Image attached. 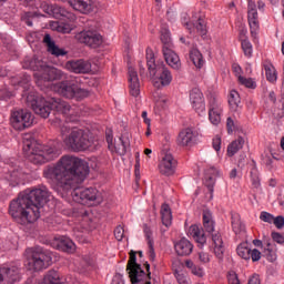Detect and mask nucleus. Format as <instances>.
Returning a JSON list of instances; mask_svg holds the SVG:
<instances>
[{
	"label": "nucleus",
	"instance_id": "4",
	"mask_svg": "<svg viewBox=\"0 0 284 284\" xmlns=\"http://www.w3.org/2000/svg\"><path fill=\"white\" fill-rule=\"evenodd\" d=\"M22 152L33 165H43L61 156V143L54 141L47 146L37 143L34 135L26 133L22 136Z\"/></svg>",
	"mask_w": 284,
	"mask_h": 284
},
{
	"label": "nucleus",
	"instance_id": "45",
	"mask_svg": "<svg viewBox=\"0 0 284 284\" xmlns=\"http://www.w3.org/2000/svg\"><path fill=\"white\" fill-rule=\"evenodd\" d=\"M50 10H51L52 14L57 18L68 17V10H65L63 7L53 4V6H51Z\"/></svg>",
	"mask_w": 284,
	"mask_h": 284
},
{
	"label": "nucleus",
	"instance_id": "34",
	"mask_svg": "<svg viewBox=\"0 0 284 284\" xmlns=\"http://www.w3.org/2000/svg\"><path fill=\"white\" fill-rule=\"evenodd\" d=\"M229 105L232 112H239L241 108V95L236 90H232L229 94Z\"/></svg>",
	"mask_w": 284,
	"mask_h": 284
},
{
	"label": "nucleus",
	"instance_id": "14",
	"mask_svg": "<svg viewBox=\"0 0 284 284\" xmlns=\"http://www.w3.org/2000/svg\"><path fill=\"white\" fill-rule=\"evenodd\" d=\"M223 115V101L216 97L209 98V121L212 125H219L221 123V116Z\"/></svg>",
	"mask_w": 284,
	"mask_h": 284
},
{
	"label": "nucleus",
	"instance_id": "50",
	"mask_svg": "<svg viewBox=\"0 0 284 284\" xmlns=\"http://www.w3.org/2000/svg\"><path fill=\"white\" fill-rule=\"evenodd\" d=\"M271 236L275 243H278V245H284V234L273 232Z\"/></svg>",
	"mask_w": 284,
	"mask_h": 284
},
{
	"label": "nucleus",
	"instance_id": "22",
	"mask_svg": "<svg viewBox=\"0 0 284 284\" xmlns=\"http://www.w3.org/2000/svg\"><path fill=\"white\" fill-rule=\"evenodd\" d=\"M67 68L74 74H88L92 70V63L85 60H73L67 63Z\"/></svg>",
	"mask_w": 284,
	"mask_h": 284
},
{
	"label": "nucleus",
	"instance_id": "21",
	"mask_svg": "<svg viewBox=\"0 0 284 284\" xmlns=\"http://www.w3.org/2000/svg\"><path fill=\"white\" fill-rule=\"evenodd\" d=\"M34 77H39L40 81H57L63 77V72L54 67H48L44 64L40 73H34Z\"/></svg>",
	"mask_w": 284,
	"mask_h": 284
},
{
	"label": "nucleus",
	"instance_id": "11",
	"mask_svg": "<svg viewBox=\"0 0 284 284\" xmlns=\"http://www.w3.org/2000/svg\"><path fill=\"white\" fill-rule=\"evenodd\" d=\"M11 125L14 130H26L34 123V115L28 110H17L11 113Z\"/></svg>",
	"mask_w": 284,
	"mask_h": 284
},
{
	"label": "nucleus",
	"instance_id": "52",
	"mask_svg": "<svg viewBox=\"0 0 284 284\" xmlns=\"http://www.w3.org/2000/svg\"><path fill=\"white\" fill-rule=\"evenodd\" d=\"M262 253L257 248H251L250 258H252L253 263L256 261H261Z\"/></svg>",
	"mask_w": 284,
	"mask_h": 284
},
{
	"label": "nucleus",
	"instance_id": "27",
	"mask_svg": "<svg viewBox=\"0 0 284 284\" xmlns=\"http://www.w3.org/2000/svg\"><path fill=\"white\" fill-rule=\"evenodd\" d=\"M44 65L43 61L38 60L36 57H27L22 62V68L24 70H32L33 72H37V74H40Z\"/></svg>",
	"mask_w": 284,
	"mask_h": 284
},
{
	"label": "nucleus",
	"instance_id": "9",
	"mask_svg": "<svg viewBox=\"0 0 284 284\" xmlns=\"http://www.w3.org/2000/svg\"><path fill=\"white\" fill-rule=\"evenodd\" d=\"M52 90L65 99H75V101H81L90 97V91L82 89L79 84L69 80L53 84Z\"/></svg>",
	"mask_w": 284,
	"mask_h": 284
},
{
	"label": "nucleus",
	"instance_id": "20",
	"mask_svg": "<svg viewBox=\"0 0 284 284\" xmlns=\"http://www.w3.org/2000/svg\"><path fill=\"white\" fill-rule=\"evenodd\" d=\"M129 93L134 99L141 97V82L139 81V73L134 68H129Z\"/></svg>",
	"mask_w": 284,
	"mask_h": 284
},
{
	"label": "nucleus",
	"instance_id": "49",
	"mask_svg": "<svg viewBox=\"0 0 284 284\" xmlns=\"http://www.w3.org/2000/svg\"><path fill=\"white\" fill-rule=\"evenodd\" d=\"M114 236L116 241H123L125 239V229L122 225H118L114 230Z\"/></svg>",
	"mask_w": 284,
	"mask_h": 284
},
{
	"label": "nucleus",
	"instance_id": "6",
	"mask_svg": "<svg viewBox=\"0 0 284 284\" xmlns=\"http://www.w3.org/2000/svg\"><path fill=\"white\" fill-rule=\"evenodd\" d=\"M27 265L33 272L48 270L52 265V253L41 246H34L26 250Z\"/></svg>",
	"mask_w": 284,
	"mask_h": 284
},
{
	"label": "nucleus",
	"instance_id": "37",
	"mask_svg": "<svg viewBox=\"0 0 284 284\" xmlns=\"http://www.w3.org/2000/svg\"><path fill=\"white\" fill-rule=\"evenodd\" d=\"M50 28L62 34H70L72 32V27L70 24L59 21H50Z\"/></svg>",
	"mask_w": 284,
	"mask_h": 284
},
{
	"label": "nucleus",
	"instance_id": "44",
	"mask_svg": "<svg viewBox=\"0 0 284 284\" xmlns=\"http://www.w3.org/2000/svg\"><path fill=\"white\" fill-rule=\"evenodd\" d=\"M174 276L179 284H192L190 277L183 271L175 270Z\"/></svg>",
	"mask_w": 284,
	"mask_h": 284
},
{
	"label": "nucleus",
	"instance_id": "57",
	"mask_svg": "<svg viewBox=\"0 0 284 284\" xmlns=\"http://www.w3.org/2000/svg\"><path fill=\"white\" fill-rule=\"evenodd\" d=\"M149 245V251H148V254H149V260L154 263V261H156V253L154 252V244H152V242H150Z\"/></svg>",
	"mask_w": 284,
	"mask_h": 284
},
{
	"label": "nucleus",
	"instance_id": "7",
	"mask_svg": "<svg viewBox=\"0 0 284 284\" xmlns=\"http://www.w3.org/2000/svg\"><path fill=\"white\" fill-rule=\"evenodd\" d=\"M126 272L132 284H152V273L150 263L145 262L144 270L141 264L136 263V253L131 251L126 265Z\"/></svg>",
	"mask_w": 284,
	"mask_h": 284
},
{
	"label": "nucleus",
	"instance_id": "60",
	"mask_svg": "<svg viewBox=\"0 0 284 284\" xmlns=\"http://www.w3.org/2000/svg\"><path fill=\"white\" fill-rule=\"evenodd\" d=\"M233 72H234L235 77L237 78V81L241 79V77H243L242 75L243 69L239 64H233Z\"/></svg>",
	"mask_w": 284,
	"mask_h": 284
},
{
	"label": "nucleus",
	"instance_id": "16",
	"mask_svg": "<svg viewBox=\"0 0 284 284\" xmlns=\"http://www.w3.org/2000/svg\"><path fill=\"white\" fill-rule=\"evenodd\" d=\"M196 141H199V132L192 128L180 131L176 138V143L180 148H194Z\"/></svg>",
	"mask_w": 284,
	"mask_h": 284
},
{
	"label": "nucleus",
	"instance_id": "36",
	"mask_svg": "<svg viewBox=\"0 0 284 284\" xmlns=\"http://www.w3.org/2000/svg\"><path fill=\"white\" fill-rule=\"evenodd\" d=\"M160 39L163 44L162 52H164L165 50H172L174 48V44L172 43V37L170 36V30L163 29L161 31Z\"/></svg>",
	"mask_w": 284,
	"mask_h": 284
},
{
	"label": "nucleus",
	"instance_id": "31",
	"mask_svg": "<svg viewBox=\"0 0 284 284\" xmlns=\"http://www.w3.org/2000/svg\"><path fill=\"white\" fill-rule=\"evenodd\" d=\"M6 180L8 181L10 187H17V185H20V183L23 181V173L19 169L10 171L7 173Z\"/></svg>",
	"mask_w": 284,
	"mask_h": 284
},
{
	"label": "nucleus",
	"instance_id": "61",
	"mask_svg": "<svg viewBox=\"0 0 284 284\" xmlns=\"http://www.w3.org/2000/svg\"><path fill=\"white\" fill-rule=\"evenodd\" d=\"M182 23L185 26L186 30H189L190 34H192V23L187 21V13H184L182 17Z\"/></svg>",
	"mask_w": 284,
	"mask_h": 284
},
{
	"label": "nucleus",
	"instance_id": "32",
	"mask_svg": "<svg viewBox=\"0 0 284 284\" xmlns=\"http://www.w3.org/2000/svg\"><path fill=\"white\" fill-rule=\"evenodd\" d=\"M190 59L192 63L195 65V68H197L199 70H201V68L205 65V60H203V54L196 48L191 49Z\"/></svg>",
	"mask_w": 284,
	"mask_h": 284
},
{
	"label": "nucleus",
	"instance_id": "15",
	"mask_svg": "<svg viewBox=\"0 0 284 284\" xmlns=\"http://www.w3.org/2000/svg\"><path fill=\"white\" fill-rule=\"evenodd\" d=\"M21 281V268L19 266H0V284H14Z\"/></svg>",
	"mask_w": 284,
	"mask_h": 284
},
{
	"label": "nucleus",
	"instance_id": "3",
	"mask_svg": "<svg viewBox=\"0 0 284 284\" xmlns=\"http://www.w3.org/2000/svg\"><path fill=\"white\" fill-rule=\"evenodd\" d=\"M52 126L59 128L62 143L71 152H85L88 150L94 152L99 148V142L90 138L88 131L77 126H70V123L63 122L59 116L52 120Z\"/></svg>",
	"mask_w": 284,
	"mask_h": 284
},
{
	"label": "nucleus",
	"instance_id": "25",
	"mask_svg": "<svg viewBox=\"0 0 284 284\" xmlns=\"http://www.w3.org/2000/svg\"><path fill=\"white\" fill-rule=\"evenodd\" d=\"M219 178V169L211 166L205 170L204 179L205 185L209 187V192H211V199L214 194V183H216V179Z\"/></svg>",
	"mask_w": 284,
	"mask_h": 284
},
{
	"label": "nucleus",
	"instance_id": "17",
	"mask_svg": "<svg viewBox=\"0 0 284 284\" xmlns=\"http://www.w3.org/2000/svg\"><path fill=\"white\" fill-rule=\"evenodd\" d=\"M190 103L197 114H205V97L201 89L193 88L190 91Z\"/></svg>",
	"mask_w": 284,
	"mask_h": 284
},
{
	"label": "nucleus",
	"instance_id": "5",
	"mask_svg": "<svg viewBox=\"0 0 284 284\" xmlns=\"http://www.w3.org/2000/svg\"><path fill=\"white\" fill-rule=\"evenodd\" d=\"M27 102L29 105H31L33 112L42 119H48L52 110L59 114H63L64 116H68V114L72 112V106L70 103L59 98H51L49 101H47L41 97L32 98V95H28Z\"/></svg>",
	"mask_w": 284,
	"mask_h": 284
},
{
	"label": "nucleus",
	"instance_id": "46",
	"mask_svg": "<svg viewBox=\"0 0 284 284\" xmlns=\"http://www.w3.org/2000/svg\"><path fill=\"white\" fill-rule=\"evenodd\" d=\"M263 255L271 262L276 261V252L272 250V244H267L266 248L263 251Z\"/></svg>",
	"mask_w": 284,
	"mask_h": 284
},
{
	"label": "nucleus",
	"instance_id": "2",
	"mask_svg": "<svg viewBox=\"0 0 284 284\" xmlns=\"http://www.w3.org/2000/svg\"><path fill=\"white\" fill-rule=\"evenodd\" d=\"M50 199V191L45 185L22 191L9 205V214L20 225H29L41 217V207Z\"/></svg>",
	"mask_w": 284,
	"mask_h": 284
},
{
	"label": "nucleus",
	"instance_id": "35",
	"mask_svg": "<svg viewBox=\"0 0 284 284\" xmlns=\"http://www.w3.org/2000/svg\"><path fill=\"white\" fill-rule=\"evenodd\" d=\"M161 219H162V223L163 225H165V227H170V225H172V209H170L169 204H162L161 206Z\"/></svg>",
	"mask_w": 284,
	"mask_h": 284
},
{
	"label": "nucleus",
	"instance_id": "58",
	"mask_svg": "<svg viewBox=\"0 0 284 284\" xmlns=\"http://www.w3.org/2000/svg\"><path fill=\"white\" fill-rule=\"evenodd\" d=\"M264 97H267L270 103H276V93L274 91H268L267 93V89H264Z\"/></svg>",
	"mask_w": 284,
	"mask_h": 284
},
{
	"label": "nucleus",
	"instance_id": "51",
	"mask_svg": "<svg viewBox=\"0 0 284 284\" xmlns=\"http://www.w3.org/2000/svg\"><path fill=\"white\" fill-rule=\"evenodd\" d=\"M273 223H274L275 227H277V230H283V227H284V216L278 215L276 217H273Z\"/></svg>",
	"mask_w": 284,
	"mask_h": 284
},
{
	"label": "nucleus",
	"instance_id": "59",
	"mask_svg": "<svg viewBox=\"0 0 284 284\" xmlns=\"http://www.w3.org/2000/svg\"><path fill=\"white\" fill-rule=\"evenodd\" d=\"M111 284H125V280H123V274L116 273L113 276Z\"/></svg>",
	"mask_w": 284,
	"mask_h": 284
},
{
	"label": "nucleus",
	"instance_id": "23",
	"mask_svg": "<svg viewBox=\"0 0 284 284\" xmlns=\"http://www.w3.org/2000/svg\"><path fill=\"white\" fill-rule=\"evenodd\" d=\"M174 250L178 256H190L194 250V244L190 240L182 237L174 243Z\"/></svg>",
	"mask_w": 284,
	"mask_h": 284
},
{
	"label": "nucleus",
	"instance_id": "12",
	"mask_svg": "<svg viewBox=\"0 0 284 284\" xmlns=\"http://www.w3.org/2000/svg\"><path fill=\"white\" fill-rule=\"evenodd\" d=\"M77 41L89 45V48H101L103 45V36L97 30H83L75 34Z\"/></svg>",
	"mask_w": 284,
	"mask_h": 284
},
{
	"label": "nucleus",
	"instance_id": "62",
	"mask_svg": "<svg viewBox=\"0 0 284 284\" xmlns=\"http://www.w3.org/2000/svg\"><path fill=\"white\" fill-rule=\"evenodd\" d=\"M213 149L215 150V152H220L221 151V136L216 135L213 139Z\"/></svg>",
	"mask_w": 284,
	"mask_h": 284
},
{
	"label": "nucleus",
	"instance_id": "63",
	"mask_svg": "<svg viewBox=\"0 0 284 284\" xmlns=\"http://www.w3.org/2000/svg\"><path fill=\"white\" fill-rule=\"evenodd\" d=\"M199 258H200L201 263H210V254H207L205 252H200Z\"/></svg>",
	"mask_w": 284,
	"mask_h": 284
},
{
	"label": "nucleus",
	"instance_id": "28",
	"mask_svg": "<svg viewBox=\"0 0 284 284\" xmlns=\"http://www.w3.org/2000/svg\"><path fill=\"white\" fill-rule=\"evenodd\" d=\"M189 235H191L195 243L201 246L207 243V236H205V232L196 224H193L189 227Z\"/></svg>",
	"mask_w": 284,
	"mask_h": 284
},
{
	"label": "nucleus",
	"instance_id": "43",
	"mask_svg": "<svg viewBox=\"0 0 284 284\" xmlns=\"http://www.w3.org/2000/svg\"><path fill=\"white\" fill-rule=\"evenodd\" d=\"M120 143H121L120 145L113 146V149H111V152H115L120 156H125V153L128 152V142H125L123 140V136H121Z\"/></svg>",
	"mask_w": 284,
	"mask_h": 284
},
{
	"label": "nucleus",
	"instance_id": "53",
	"mask_svg": "<svg viewBox=\"0 0 284 284\" xmlns=\"http://www.w3.org/2000/svg\"><path fill=\"white\" fill-rule=\"evenodd\" d=\"M32 17H34V13L32 12H26L22 16V21H24L26 26H28L29 28H32Z\"/></svg>",
	"mask_w": 284,
	"mask_h": 284
},
{
	"label": "nucleus",
	"instance_id": "1",
	"mask_svg": "<svg viewBox=\"0 0 284 284\" xmlns=\"http://www.w3.org/2000/svg\"><path fill=\"white\" fill-rule=\"evenodd\" d=\"M88 162L74 155H63L43 170L44 179L62 199L71 196L80 205H101L103 195L97 187H79L88 179Z\"/></svg>",
	"mask_w": 284,
	"mask_h": 284
},
{
	"label": "nucleus",
	"instance_id": "55",
	"mask_svg": "<svg viewBox=\"0 0 284 284\" xmlns=\"http://www.w3.org/2000/svg\"><path fill=\"white\" fill-rule=\"evenodd\" d=\"M229 284H241L239 275L235 272H230L227 276Z\"/></svg>",
	"mask_w": 284,
	"mask_h": 284
},
{
	"label": "nucleus",
	"instance_id": "18",
	"mask_svg": "<svg viewBox=\"0 0 284 284\" xmlns=\"http://www.w3.org/2000/svg\"><path fill=\"white\" fill-rule=\"evenodd\" d=\"M247 19H248L251 36L255 39V37L258 34V30L261 26L258 22V11L256 10V3L254 1H248Z\"/></svg>",
	"mask_w": 284,
	"mask_h": 284
},
{
	"label": "nucleus",
	"instance_id": "48",
	"mask_svg": "<svg viewBox=\"0 0 284 284\" xmlns=\"http://www.w3.org/2000/svg\"><path fill=\"white\" fill-rule=\"evenodd\" d=\"M260 219L264 223H268L270 225H272L274 223V216L272 215V213L266 212V211L261 212Z\"/></svg>",
	"mask_w": 284,
	"mask_h": 284
},
{
	"label": "nucleus",
	"instance_id": "8",
	"mask_svg": "<svg viewBox=\"0 0 284 284\" xmlns=\"http://www.w3.org/2000/svg\"><path fill=\"white\" fill-rule=\"evenodd\" d=\"M146 65L149 74L155 77L159 74L158 79L161 82V85H170L172 83V72L165 67L163 61H158L154 59V51L151 48L146 49Z\"/></svg>",
	"mask_w": 284,
	"mask_h": 284
},
{
	"label": "nucleus",
	"instance_id": "38",
	"mask_svg": "<svg viewBox=\"0 0 284 284\" xmlns=\"http://www.w3.org/2000/svg\"><path fill=\"white\" fill-rule=\"evenodd\" d=\"M264 70L266 74V80L270 81V83H276V81L278 80V74L276 73L274 64L267 62L266 64H264Z\"/></svg>",
	"mask_w": 284,
	"mask_h": 284
},
{
	"label": "nucleus",
	"instance_id": "42",
	"mask_svg": "<svg viewBox=\"0 0 284 284\" xmlns=\"http://www.w3.org/2000/svg\"><path fill=\"white\" fill-rule=\"evenodd\" d=\"M237 81L244 88H248V90H256V80L254 78L240 77Z\"/></svg>",
	"mask_w": 284,
	"mask_h": 284
},
{
	"label": "nucleus",
	"instance_id": "29",
	"mask_svg": "<svg viewBox=\"0 0 284 284\" xmlns=\"http://www.w3.org/2000/svg\"><path fill=\"white\" fill-rule=\"evenodd\" d=\"M43 43L47 44L48 52H50V54H53V57H65V54H68V52L65 50L59 48L54 43V41L52 40V37L48 33L43 38Z\"/></svg>",
	"mask_w": 284,
	"mask_h": 284
},
{
	"label": "nucleus",
	"instance_id": "33",
	"mask_svg": "<svg viewBox=\"0 0 284 284\" xmlns=\"http://www.w3.org/2000/svg\"><path fill=\"white\" fill-rule=\"evenodd\" d=\"M245 145V139L243 136H239L235 141L229 144L227 146V156H234L239 152V150H243Z\"/></svg>",
	"mask_w": 284,
	"mask_h": 284
},
{
	"label": "nucleus",
	"instance_id": "64",
	"mask_svg": "<svg viewBox=\"0 0 284 284\" xmlns=\"http://www.w3.org/2000/svg\"><path fill=\"white\" fill-rule=\"evenodd\" d=\"M194 276H199L200 278L203 277V268L195 265V267L191 271Z\"/></svg>",
	"mask_w": 284,
	"mask_h": 284
},
{
	"label": "nucleus",
	"instance_id": "41",
	"mask_svg": "<svg viewBox=\"0 0 284 284\" xmlns=\"http://www.w3.org/2000/svg\"><path fill=\"white\" fill-rule=\"evenodd\" d=\"M192 30H196L200 37H205V34H207L205 20L199 18L195 23H192Z\"/></svg>",
	"mask_w": 284,
	"mask_h": 284
},
{
	"label": "nucleus",
	"instance_id": "24",
	"mask_svg": "<svg viewBox=\"0 0 284 284\" xmlns=\"http://www.w3.org/2000/svg\"><path fill=\"white\" fill-rule=\"evenodd\" d=\"M69 6L81 12V14H90L92 12V0H67Z\"/></svg>",
	"mask_w": 284,
	"mask_h": 284
},
{
	"label": "nucleus",
	"instance_id": "19",
	"mask_svg": "<svg viewBox=\"0 0 284 284\" xmlns=\"http://www.w3.org/2000/svg\"><path fill=\"white\" fill-rule=\"evenodd\" d=\"M51 245L54 250L67 252L68 254H72L77 251V245L68 236H55L52 240Z\"/></svg>",
	"mask_w": 284,
	"mask_h": 284
},
{
	"label": "nucleus",
	"instance_id": "40",
	"mask_svg": "<svg viewBox=\"0 0 284 284\" xmlns=\"http://www.w3.org/2000/svg\"><path fill=\"white\" fill-rule=\"evenodd\" d=\"M241 45H242L244 55L247 59H252V54H254V47L252 45V42H250V39L247 38L242 39Z\"/></svg>",
	"mask_w": 284,
	"mask_h": 284
},
{
	"label": "nucleus",
	"instance_id": "10",
	"mask_svg": "<svg viewBox=\"0 0 284 284\" xmlns=\"http://www.w3.org/2000/svg\"><path fill=\"white\" fill-rule=\"evenodd\" d=\"M203 227L205 232L207 234H211L212 236L215 256H217V258H223V254L225 252V246L223 245V237L221 236V233H214L216 223L214 222V217L212 216V212L210 210L203 211Z\"/></svg>",
	"mask_w": 284,
	"mask_h": 284
},
{
	"label": "nucleus",
	"instance_id": "39",
	"mask_svg": "<svg viewBox=\"0 0 284 284\" xmlns=\"http://www.w3.org/2000/svg\"><path fill=\"white\" fill-rule=\"evenodd\" d=\"M236 252L241 258H244V261H250L252 247H250V244L247 242H243L237 246Z\"/></svg>",
	"mask_w": 284,
	"mask_h": 284
},
{
	"label": "nucleus",
	"instance_id": "54",
	"mask_svg": "<svg viewBox=\"0 0 284 284\" xmlns=\"http://www.w3.org/2000/svg\"><path fill=\"white\" fill-rule=\"evenodd\" d=\"M226 130L229 134H234V130H236V125L234 124V120L232 118L226 119Z\"/></svg>",
	"mask_w": 284,
	"mask_h": 284
},
{
	"label": "nucleus",
	"instance_id": "56",
	"mask_svg": "<svg viewBox=\"0 0 284 284\" xmlns=\"http://www.w3.org/2000/svg\"><path fill=\"white\" fill-rule=\"evenodd\" d=\"M80 219H79V221H80V223H81V225L83 226V227H85L88 224H85V223H88L89 221H90V217H89V215H88V212L87 211H84V210H82L81 212H80Z\"/></svg>",
	"mask_w": 284,
	"mask_h": 284
},
{
	"label": "nucleus",
	"instance_id": "26",
	"mask_svg": "<svg viewBox=\"0 0 284 284\" xmlns=\"http://www.w3.org/2000/svg\"><path fill=\"white\" fill-rule=\"evenodd\" d=\"M163 52V57L173 70H181V59L179 58V54L174 52V49H165Z\"/></svg>",
	"mask_w": 284,
	"mask_h": 284
},
{
	"label": "nucleus",
	"instance_id": "30",
	"mask_svg": "<svg viewBox=\"0 0 284 284\" xmlns=\"http://www.w3.org/2000/svg\"><path fill=\"white\" fill-rule=\"evenodd\" d=\"M231 219L234 234L245 236V224L241 221V215L239 213H232Z\"/></svg>",
	"mask_w": 284,
	"mask_h": 284
},
{
	"label": "nucleus",
	"instance_id": "47",
	"mask_svg": "<svg viewBox=\"0 0 284 284\" xmlns=\"http://www.w3.org/2000/svg\"><path fill=\"white\" fill-rule=\"evenodd\" d=\"M251 183L252 187L258 190L261 187V178L258 176V172L256 170L251 171Z\"/></svg>",
	"mask_w": 284,
	"mask_h": 284
},
{
	"label": "nucleus",
	"instance_id": "13",
	"mask_svg": "<svg viewBox=\"0 0 284 284\" xmlns=\"http://www.w3.org/2000/svg\"><path fill=\"white\" fill-rule=\"evenodd\" d=\"M178 165L179 161L174 159L172 152L166 151L159 163L160 174H163V176H172L175 174Z\"/></svg>",
	"mask_w": 284,
	"mask_h": 284
}]
</instances>
